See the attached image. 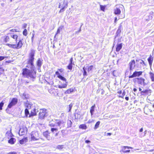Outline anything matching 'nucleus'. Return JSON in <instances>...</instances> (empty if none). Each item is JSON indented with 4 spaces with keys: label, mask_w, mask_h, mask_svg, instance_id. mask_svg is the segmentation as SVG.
I'll use <instances>...</instances> for the list:
<instances>
[{
    "label": "nucleus",
    "mask_w": 154,
    "mask_h": 154,
    "mask_svg": "<svg viewBox=\"0 0 154 154\" xmlns=\"http://www.w3.org/2000/svg\"><path fill=\"white\" fill-rule=\"evenodd\" d=\"M22 74L24 77L35 79L36 77V72L34 69L30 70L27 68H24L22 69Z\"/></svg>",
    "instance_id": "nucleus-1"
},
{
    "label": "nucleus",
    "mask_w": 154,
    "mask_h": 154,
    "mask_svg": "<svg viewBox=\"0 0 154 154\" xmlns=\"http://www.w3.org/2000/svg\"><path fill=\"white\" fill-rule=\"evenodd\" d=\"M51 131L53 134H54L55 132H57L58 131L57 128H51Z\"/></svg>",
    "instance_id": "nucleus-35"
},
{
    "label": "nucleus",
    "mask_w": 154,
    "mask_h": 154,
    "mask_svg": "<svg viewBox=\"0 0 154 154\" xmlns=\"http://www.w3.org/2000/svg\"><path fill=\"white\" fill-rule=\"evenodd\" d=\"M83 75L84 76H86L87 75V74L86 71L85 70V67H83Z\"/></svg>",
    "instance_id": "nucleus-42"
},
{
    "label": "nucleus",
    "mask_w": 154,
    "mask_h": 154,
    "mask_svg": "<svg viewBox=\"0 0 154 154\" xmlns=\"http://www.w3.org/2000/svg\"><path fill=\"white\" fill-rule=\"evenodd\" d=\"M111 134H112L111 133H107L106 135L107 136H110Z\"/></svg>",
    "instance_id": "nucleus-51"
},
{
    "label": "nucleus",
    "mask_w": 154,
    "mask_h": 154,
    "mask_svg": "<svg viewBox=\"0 0 154 154\" xmlns=\"http://www.w3.org/2000/svg\"><path fill=\"white\" fill-rule=\"evenodd\" d=\"M106 7V5H100V10L103 11V12L105 11V10Z\"/></svg>",
    "instance_id": "nucleus-38"
},
{
    "label": "nucleus",
    "mask_w": 154,
    "mask_h": 154,
    "mask_svg": "<svg viewBox=\"0 0 154 154\" xmlns=\"http://www.w3.org/2000/svg\"><path fill=\"white\" fill-rule=\"evenodd\" d=\"M11 61H11L10 60H8V61H5V63H11Z\"/></svg>",
    "instance_id": "nucleus-50"
},
{
    "label": "nucleus",
    "mask_w": 154,
    "mask_h": 154,
    "mask_svg": "<svg viewBox=\"0 0 154 154\" xmlns=\"http://www.w3.org/2000/svg\"><path fill=\"white\" fill-rule=\"evenodd\" d=\"M132 149V148L131 147L128 146H123L122 147V149L121 150L120 152L123 153L129 152H130V150H125L126 149Z\"/></svg>",
    "instance_id": "nucleus-16"
},
{
    "label": "nucleus",
    "mask_w": 154,
    "mask_h": 154,
    "mask_svg": "<svg viewBox=\"0 0 154 154\" xmlns=\"http://www.w3.org/2000/svg\"><path fill=\"white\" fill-rule=\"evenodd\" d=\"M8 136V138H9V136L11 138L8 140V142L10 144L13 145L14 144L16 141L15 138L12 137L14 136L13 135L11 132H9L7 131L6 133V135Z\"/></svg>",
    "instance_id": "nucleus-6"
},
{
    "label": "nucleus",
    "mask_w": 154,
    "mask_h": 154,
    "mask_svg": "<svg viewBox=\"0 0 154 154\" xmlns=\"http://www.w3.org/2000/svg\"><path fill=\"white\" fill-rule=\"evenodd\" d=\"M152 107L154 108V104L152 105Z\"/></svg>",
    "instance_id": "nucleus-63"
},
{
    "label": "nucleus",
    "mask_w": 154,
    "mask_h": 154,
    "mask_svg": "<svg viewBox=\"0 0 154 154\" xmlns=\"http://www.w3.org/2000/svg\"><path fill=\"white\" fill-rule=\"evenodd\" d=\"M133 82L135 84H137L139 85L145 86L147 83L145 82V79L142 77H137L133 79Z\"/></svg>",
    "instance_id": "nucleus-3"
},
{
    "label": "nucleus",
    "mask_w": 154,
    "mask_h": 154,
    "mask_svg": "<svg viewBox=\"0 0 154 154\" xmlns=\"http://www.w3.org/2000/svg\"><path fill=\"white\" fill-rule=\"evenodd\" d=\"M94 68V66L93 65H91L88 68V71H90L93 69Z\"/></svg>",
    "instance_id": "nucleus-43"
},
{
    "label": "nucleus",
    "mask_w": 154,
    "mask_h": 154,
    "mask_svg": "<svg viewBox=\"0 0 154 154\" xmlns=\"http://www.w3.org/2000/svg\"><path fill=\"white\" fill-rule=\"evenodd\" d=\"M48 115L47 110L45 109H42L40 110L38 115L39 119H44Z\"/></svg>",
    "instance_id": "nucleus-7"
},
{
    "label": "nucleus",
    "mask_w": 154,
    "mask_h": 154,
    "mask_svg": "<svg viewBox=\"0 0 154 154\" xmlns=\"http://www.w3.org/2000/svg\"><path fill=\"white\" fill-rule=\"evenodd\" d=\"M37 115V113L36 111V109L34 108L30 111V113L29 116V117H31L32 116H35Z\"/></svg>",
    "instance_id": "nucleus-21"
},
{
    "label": "nucleus",
    "mask_w": 154,
    "mask_h": 154,
    "mask_svg": "<svg viewBox=\"0 0 154 154\" xmlns=\"http://www.w3.org/2000/svg\"><path fill=\"white\" fill-rule=\"evenodd\" d=\"M114 14L116 15L120 14L121 13V11L120 9L118 8H116L114 10Z\"/></svg>",
    "instance_id": "nucleus-26"
},
{
    "label": "nucleus",
    "mask_w": 154,
    "mask_h": 154,
    "mask_svg": "<svg viewBox=\"0 0 154 154\" xmlns=\"http://www.w3.org/2000/svg\"><path fill=\"white\" fill-rule=\"evenodd\" d=\"M81 31V29H80L78 32H77V33Z\"/></svg>",
    "instance_id": "nucleus-62"
},
{
    "label": "nucleus",
    "mask_w": 154,
    "mask_h": 154,
    "mask_svg": "<svg viewBox=\"0 0 154 154\" xmlns=\"http://www.w3.org/2000/svg\"><path fill=\"white\" fill-rule=\"evenodd\" d=\"M122 43L117 44L116 45V51H119L122 48Z\"/></svg>",
    "instance_id": "nucleus-23"
},
{
    "label": "nucleus",
    "mask_w": 154,
    "mask_h": 154,
    "mask_svg": "<svg viewBox=\"0 0 154 154\" xmlns=\"http://www.w3.org/2000/svg\"><path fill=\"white\" fill-rule=\"evenodd\" d=\"M57 91V89H55L54 88H51L49 90V91L50 93L54 96L58 94Z\"/></svg>",
    "instance_id": "nucleus-20"
},
{
    "label": "nucleus",
    "mask_w": 154,
    "mask_h": 154,
    "mask_svg": "<svg viewBox=\"0 0 154 154\" xmlns=\"http://www.w3.org/2000/svg\"><path fill=\"white\" fill-rule=\"evenodd\" d=\"M27 128L24 126H22L19 130V134L20 135L22 136L25 134L26 132Z\"/></svg>",
    "instance_id": "nucleus-12"
},
{
    "label": "nucleus",
    "mask_w": 154,
    "mask_h": 154,
    "mask_svg": "<svg viewBox=\"0 0 154 154\" xmlns=\"http://www.w3.org/2000/svg\"><path fill=\"white\" fill-rule=\"evenodd\" d=\"M90 142V141L89 140H86L85 141V143H88Z\"/></svg>",
    "instance_id": "nucleus-52"
},
{
    "label": "nucleus",
    "mask_w": 154,
    "mask_h": 154,
    "mask_svg": "<svg viewBox=\"0 0 154 154\" xmlns=\"http://www.w3.org/2000/svg\"><path fill=\"white\" fill-rule=\"evenodd\" d=\"M68 6V4L66 3L65 1H63V2L60 3L59 8H61L60 10L59 11V12H62L64 11L65 9H66Z\"/></svg>",
    "instance_id": "nucleus-10"
},
{
    "label": "nucleus",
    "mask_w": 154,
    "mask_h": 154,
    "mask_svg": "<svg viewBox=\"0 0 154 154\" xmlns=\"http://www.w3.org/2000/svg\"><path fill=\"white\" fill-rule=\"evenodd\" d=\"M58 133H59L58 132V133H56L55 134V136H57L58 135Z\"/></svg>",
    "instance_id": "nucleus-61"
},
{
    "label": "nucleus",
    "mask_w": 154,
    "mask_h": 154,
    "mask_svg": "<svg viewBox=\"0 0 154 154\" xmlns=\"http://www.w3.org/2000/svg\"><path fill=\"white\" fill-rule=\"evenodd\" d=\"M9 34H10V33H8L7 34V35H9Z\"/></svg>",
    "instance_id": "nucleus-64"
},
{
    "label": "nucleus",
    "mask_w": 154,
    "mask_h": 154,
    "mask_svg": "<svg viewBox=\"0 0 154 154\" xmlns=\"http://www.w3.org/2000/svg\"><path fill=\"white\" fill-rule=\"evenodd\" d=\"M26 26H27V24H24V25L23 27L24 28H26Z\"/></svg>",
    "instance_id": "nucleus-60"
},
{
    "label": "nucleus",
    "mask_w": 154,
    "mask_h": 154,
    "mask_svg": "<svg viewBox=\"0 0 154 154\" xmlns=\"http://www.w3.org/2000/svg\"><path fill=\"white\" fill-rule=\"evenodd\" d=\"M67 85L66 84H63L62 85H58V87L60 88H66L67 87Z\"/></svg>",
    "instance_id": "nucleus-32"
},
{
    "label": "nucleus",
    "mask_w": 154,
    "mask_h": 154,
    "mask_svg": "<svg viewBox=\"0 0 154 154\" xmlns=\"http://www.w3.org/2000/svg\"><path fill=\"white\" fill-rule=\"evenodd\" d=\"M87 127L85 124H82L80 125L79 126V128L82 129H86Z\"/></svg>",
    "instance_id": "nucleus-30"
},
{
    "label": "nucleus",
    "mask_w": 154,
    "mask_h": 154,
    "mask_svg": "<svg viewBox=\"0 0 154 154\" xmlns=\"http://www.w3.org/2000/svg\"><path fill=\"white\" fill-rule=\"evenodd\" d=\"M73 58L72 57L70 59L69 63L67 66V68L68 69L71 70L73 68V65H74V63H73Z\"/></svg>",
    "instance_id": "nucleus-15"
},
{
    "label": "nucleus",
    "mask_w": 154,
    "mask_h": 154,
    "mask_svg": "<svg viewBox=\"0 0 154 154\" xmlns=\"http://www.w3.org/2000/svg\"><path fill=\"white\" fill-rule=\"evenodd\" d=\"M25 115L26 117H27L29 115V112L28 109H26L24 111Z\"/></svg>",
    "instance_id": "nucleus-37"
},
{
    "label": "nucleus",
    "mask_w": 154,
    "mask_h": 154,
    "mask_svg": "<svg viewBox=\"0 0 154 154\" xmlns=\"http://www.w3.org/2000/svg\"><path fill=\"white\" fill-rule=\"evenodd\" d=\"M129 69L132 71L136 66L135 62L134 60H131L129 63Z\"/></svg>",
    "instance_id": "nucleus-13"
},
{
    "label": "nucleus",
    "mask_w": 154,
    "mask_h": 154,
    "mask_svg": "<svg viewBox=\"0 0 154 154\" xmlns=\"http://www.w3.org/2000/svg\"><path fill=\"white\" fill-rule=\"evenodd\" d=\"M22 40V39H20L18 41L17 40L15 44L7 43L6 45L14 49H20L23 45V42Z\"/></svg>",
    "instance_id": "nucleus-2"
},
{
    "label": "nucleus",
    "mask_w": 154,
    "mask_h": 154,
    "mask_svg": "<svg viewBox=\"0 0 154 154\" xmlns=\"http://www.w3.org/2000/svg\"><path fill=\"white\" fill-rule=\"evenodd\" d=\"M100 123V122L99 121H98L96 123L94 127V129H96L99 127Z\"/></svg>",
    "instance_id": "nucleus-36"
},
{
    "label": "nucleus",
    "mask_w": 154,
    "mask_h": 154,
    "mask_svg": "<svg viewBox=\"0 0 154 154\" xmlns=\"http://www.w3.org/2000/svg\"><path fill=\"white\" fill-rule=\"evenodd\" d=\"M151 90L150 89H145L140 92V94L142 96H146L150 94Z\"/></svg>",
    "instance_id": "nucleus-14"
},
{
    "label": "nucleus",
    "mask_w": 154,
    "mask_h": 154,
    "mask_svg": "<svg viewBox=\"0 0 154 154\" xmlns=\"http://www.w3.org/2000/svg\"><path fill=\"white\" fill-rule=\"evenodd\" d=\"M73 104L72 103H70L69 105V110L68 112H71V110Z\"/></svg>",
    "instance_id": "nucleus-40"
},
{
    "label": "nucleus",
    "mask_w": 154,
    "mask_h": 154,
    "mask_svg": "<svg viewBox=\"0 0 154 154\" xmlns=\"http://www.w3.org/2000/svg\"><path fill=\"white\" fill-rule=\"evenodd\" d=\"M10 39V38L9 36L5 35L4 37L3 41L4 42L6 43V45L7 43L11 44L12 42L11 41Z\"/></svg>",
    "instance_id": "nucleus-18"
},
{
    "label": "nucleus",
    "mask_w": 154,
    "mask_h": 154,
    "mask_svg": "<svg viewBox=\"0 0 154 154\" xmlns=\"http://www.w3.org/2000/svg\"><path fill=\"white\" fill-rule=\"evenodd\" d=\"M67 124L68 127H70L72 125V122L71 120H68L67 122Z\"/></svg>",
    "instance_id": "nucleus-39"
},
{
    "label": "nucleus",
    "mask_w": 154,
    "mask_h": 154,
    "mask_svg": "<svg viewBox=\"0 0 154 154\" xmlns=\"http://www.w3.org/2000/svg\"><path fill=\"white\" fill-rule=\"evenodd\" d=\"M133 90L134 92H136L137 91V89L136 88H134Z\"/></svg>",
    "instance_id": "nucleus-58"
},
{
    "label": "nucleus",
    "mask_w": 154,
    "mask_h": 154,
    "mask_svg": "<svg viewBox=\"0 0 154 154\" xmlns=\"http://www.w3.org/2000/svg\"><path fill=\"white\" fill-rule=\"evenodd\" d=\"M36 63L37 66L40 68L42 65V60L40 58L38 59Z\"/></svg>",
    "instance_id": "nucleus-28"
},
{
    "label": "nucleus",
    "mask_w": 154,
    "mask_h": 154,
    "mask_svg": "<svg viewBox=\"0 0 154 154\" xmlns=\"http://www.w3.org/2000/svg\"><path fill=\"white\" fill-rule=\"evenodd\" d=\"M34 37V34H33L32 35V36L31 38V39H32V42L33 41Z\"/></svg>",
    "instance_id": "nucleus-53"
},
{
    "label": "nucleus",
    "mask_w": 154,
    "mask_h": 154,
    "mask_svg": "<svg viewBox=\"0 0 154 154\" xmlns=\"http://www.w3.org/2000/svg\"><path fill=\"white\" fill-rule=\"evenodd\" d=\"M57 148L59 149H62L63 148V145H59L58 146Z\"/></svg>",
    "instance_id": "nucleus-48"
},
{
    "label": "nucleus",
    "mask_w": 154,
    "mask_h": 154,
    "mask_svg": "<svg viewBox=\"0 0 154 154\" xmlns=\"http://www.w3.org/2000/svg\"><path fill=\"white\" fill-rule=\"evenodd\" d=\"M149 64L150 66H152L153 60V57L151 55L149 56V57L147 59Z\"/></svg>",
    "instance_id": "nucleus-27"
},
{
    "label": "nucleus",
    "mask_w": 154,
    "mask_h": 154,
    "mask_svg": "<svg viewBox=\"0 0 154 154\" xmlns=\"http://www.w3.org/2000/svg\"><path fill=\"white\" fill-rule=\"evenodd\" d=\"M11 37L13 39L15 40L16 41H17L18 38V36L17 34H13L11 35Z\"/></svg>",
    "instance_id": "nucleus-31"
},
{
    "label": "nucleus",
    "mask_w": 154,
    "mask_h": 154,
    "mask_svg": "<svg viewBox=\"0 0 154 154\" xmlns=\"http://www.w3.org/2000/svg\"><path fill=\"white\" fill-rule=\"evenodd\" d=\"M139 91H140V92L142 91V89L140 87L139 88Z\"/></svg>",
    "instance_id": "nucleus-57"
},
{
    "label": "nucleus",
    "mask_w": 154,
    "mask_h": 154,
    "mask_svg": "<svg viewBox=\"0 0 154 154\" xmlns=\"http://www.w3.org/2000/svg\"><path fill=\"white\" fill-rule=\"evenodd\" d=\"M75 88H70L68 89H67L66 91L64 93L65 94H68L71 93L73 92L74 91Z\"/></svg>",
    "instance_id": "nucleus-24"
},
{
    "label": "nucleus",
    "mask_w": 154,
    "mask_h": 154,
    "mask_svg": "<svg viewBox=\"0 0 154 154\" xmlns=\"http://www.w3.org/2000/svg\"><path fill=\"white\" fill-rule=\"evenodd\" d=\"M23 35L25 36H26L27 35L28 32L26 29H25L24 30L23 32Z\"/></svg>",
    "instance_id": "nucleus-41"
},
{
    "label": "nucleus",
    "mask_w": 154,
    "mask_h": 154,
    "mask_svg": "<svg viewBox=\"0 0 154 154\" xmlns=\"http://www.w3.org/2000/svg\"><path fill=\"white\" fill-rule=\"evenodd\" d=\"M95 107V104H94L91 107L90 109V112L91 113V115L92 116L93 114V112L94 111V109Z\"/></svg>",
    "instance_id": "nucleus-29"
},
{
    "label": "nucleus",
    "mask_w": 154,
    "mask_h": 154,
    "mask_svg": "<svg viewBox=\"0 0 154 154\" xmlns=\"http://www.w3.org/2000/svg\"><path fill=\"white\" fill-rule=\"evenodd\" d=\"M117 20V18L116 17H115V20H114V22L115 23H116Z\"/></svg>",
    "instance_id": "nucleus-56"
},
{
    "label": "nucleus",
    "mask_w": 154,
    "mask_h": 154,
    "mask_svg": "<svg viewBox=\"0 0 154 154\" xmlns=\"http://www.w3.org/2000/svg\"><path fill=\"white\" fill-rule=\"evenodd\" d=\"M4 103L3 101H2L0 103V110H2V107L4 105Z\"/></svg>",
    "instance_id": "nucleus-44"
},
{
    "label": "nucleus",
    "mask_w": 154,
    "mask_h": 154,
    "mask_svg": "<svg viewBox=\"0 0 154 154\" xmlns=\"http://www.w3.org/2000/svg\"><path fill=\"white\" fill-rule=\"evenodd\" d=\"M125 99L127 101L129 100V97H125Z\"/></svg>",
    "instance_id": "nucleus-54"
},
{
    "label": "nucleus",
    "mask_w": 154,
    "mask_h": 154,
    "mask_svg": "<svg viewBox=\"0 0 154 154\" xmlns=\"http://www.w3.org/2000/svg\"><path fill=\"white\" fill-rule=\"evenodd\" d=\"M117 93L119 94L118 96L119 97H121L123 99L124 98V96L125 95L126 93L125 91L124 90L123 91L122 93V91L120 90L119 91L117 92Z\"/></svg>",
    "instance_id": "nucleus-22"
},
{
    "label": "nucleus",
    "mask_w": 154,
    "mask_h": 154,
    "mask_svg": "<svg viewBox=\"0 0 154 154\" xmlns=\"http://www.w3.org/2000/svg\"><path fill=\"white\" fill-rule=\"evenodd\" d=\"M56 122L55 123H53L52 122H50L49 125L51 127H54L55 126L56 124L57 125V126H60L61 124L64 123V122L63 121H61L59 119H56Z\"/></svg>",
    "instance_id": "nucleus-11"
},
{
    "label": "nucleus",
    "mask_w": 154,
    "mask_h": 154,
    "mask_svg": "<svg viewBox=\"0 0 154 154\" xmlns=\"http://www.w3.org/2000/svg\"><path fill=\"white\" fill-rule=\"evenodd\" d=\"M35 51L33 49L31 50L29 54V59L28 60L27 63L30 64L32 66H34V61Z\"/></svg>",
    "instance_id": "nucleus-4"
},
{
    "label": "nucleus",
    "mask_w": 154,
    "mask_h": 154,
    "mask_svg": "<svg viewBox=\"0 0 154 154\" xmlns=\"http://www.w3.org/2000/svg\"><path fill=\"white\" fill-rule=\"evenodd\" d=\"M50 132L48 131H47L43 133V135L48 140H50L51 139L52 137L50 135Z\"/></svg>",
    "instance_id": "nucleus-17"
},
{
    "label": "nucleus",
    "mask_w": 154,
    "mask_h": 154,
    "mask_svg": "<svg viewBox=\"0 0 154 154\" xmlns=\"http://www.w3.org/2000/svg\"><path fill=\"white\" fill-rule=\"evenodd\" d=\"M18 99L16 98H13L11 101L9 103L6 109V111L7 112L9 111V109L18 103Z\"/></svg>",
    "instance_id": "nucleus-5"
},
{
    "label": "nucleus",
    "mask_w": 154,
    "mask_h": 154,
    "mask_svg": "<svg viewBox=\"0 0 154 154\" xmlns=\"http://www.w3.org/2000/svg\"><path fill=\"white\" fill-rule=\"evenodd\" d=\"M7 57L0 56V61H2L5 58Z\"/></svg>",
    "instance_id": "nucleus-47"
},
{
    "label": "nucleus",
    "mask_w": 154,
    "mask_h": 154,
    "mask_svg": "<svg viewBox=\"0 0 154 154\" xmlns=\"http://www.w3.org/2000/svg\"><path fill=\"white\" fill-rule=\"evenodd\" d=\"M143 128H142L141 129H140L139 131L140 132H142L143 131Z\"/></svg>",
    "instance_id": "nucleus-55"
},
{
    "label": "nucleus",
    "mask_w": 154,
    "mask_h": 154,
    "mask_svg": "<svg viewBox=\"0 0 154 154\" xmlns=\"http://www.w3.org/2000/svg\"><path fill=\"white\" fill-rule=\"evenodd\" d=\"M10 31L11 32H18V31L17 30V29H12L10 30Z\"/></svg>",
    "instance_id": "nucleus-45"
},
{
    "label": "nucleus",
    "mask_w": 154,
    "mask_h": 154,
    "mask_svg": "<svg viewBox=\"0 0 154 154\" xmlns=\"http://www.w3.org/2000/svg\"><path fill=\"white\" fill-rule=\"evenodd\" d=\"M149 74L150 75V78L151 81L152 82H154V73L152 72H150Z\"/></svg>",
    "instance_id": "nucleus-34"
},
{
    "label": "nucleus",
    "mask_w": 154,
    "mask_h": 154,
    "mask_svg": "<svg viewBox=\"0 0 154 154\" xmlns=\"http://www.w3.org/2000/svg\"><path fill=\"white\" fill-rule=\"evenodd\" d=\"M31 140L33 141H35L38 140L39 137L37 133H35L34 134L31 135Z\"/></svg>",
    "instance_id": "nucleus-19"
},
{
    "label": "nucleus",
    "mask_w": 154,
    "mask_h": 154,
    "mask_svg": "<svg viewBox=\"0 0 154 154\" xmlns=\"http://www.w3.org/2000/svg\"><path fill=\"white\" fill-rule=\"evenodd\" d=\"M146 131H147L146 130H145L144 131V136H145Z\"/></svg>",
    "instance_id": "nucleus-59"
},
{
    "label": "nucleus",
    "mask_w": 154,
    "mask_h": 154,
    "mask_svg": "<svg viewBox=\"0 0 154 154\" xmlns=\"http://www.w3.org/2000/svg\"><path fill=\"white\" fill-rule=\"evenodd\" d=\"M63 69H57V71L55 72V74L57 75V77L59 79L63 81L66 82V79L60 75L59 72L62 73L63 72Z\"/></svg>",
    "instance_id": "nucleus-8"
},
{
    "label": "nucleus",
    "mask_w": 154,
    "mask_h": 154,
    "mask_svg": "<svg viewBox=\"0 0 154 154\" xmlns=\"http://www.w3.org/2000/svg\"><path fill=\"white\" fill-rule=\"evenodd\" d=\"M143 72L142 71H134L133 73V74L131 75H130L128 76L129 78H135L137 77H139L141 75L143 74Z\"/></svg>",
    "instance_id": "nucleus-9"
},
{
    "label": "nucleus",
    "mask_w": 154,
    "mask_h": 154,
    "mask_svg": "<svg viewBox=\"0 0 154 154\" xmlns=\"http://www.w3.org/2000/svg\"><path fill=\"white\" fill-rule=\"evenodd\" d=\"M28 140L27 137H24L20 140L19 142L21 144H23L26 142H27Z\"/></svg>",
    "instance_id": "nucleus-25"
},
{
    "label": "nucleus",
    "mask_w": 154,
    "mask_h": 154,
    "mask_svg": "<svg viewBox=\"0 0 154 154\" xmlns=\"http://www.w3.org/2000/svg\"><path fill=\"white\" fill-rule=\"evenodd\" d=\"M1 65V63L0 62V75H1L4 73L5 71V69L2 67Z\"/></svg>",
    "instance_id": "nucleus-33"
},
{
    "label": "nucleus",
    "mask_w": 154,
    "mask_h": 154,
    "mask_svg": "<svg viewBox=\"0 0 154 154\" xmlns=\"http://www.w3.org/2000/svg\"><path fill=\"white\" fill-rule=\"evenodd\" d=\"M60 28H58L57 29V32L56 33V34L54 36V37H55L56 36V35L57 34H59L60 33Z\"/></svg>",
    "instance_id": "nucleus-46"
},
{
    "label": "nucleus",
    "mask_w": 154,
    "mask_h": 154,
    "mask_svg": "<svg viewBox=\"0 0 154 154\" xmlns=\"http://www.w3.org/2000/svg\"><path fill=\"white\" fill-rule=\"evenodd\" d=\"M8 154H17V153L15 152H10Z\"/></svg>",
    "instance_id": "nucleus-49"
}]
</instances>
